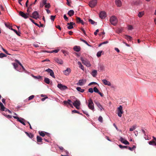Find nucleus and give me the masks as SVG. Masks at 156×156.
<instances>
[{
	"mask_svg": "<svg viewBox=\"0 0 156 156\" xmlns=\"http://www.w3.org/2000/svg\"><path fill=\"white\" fill-rule=\"evenodd\" d=\"M88 106L90 109L92 110L93 111H94V104L91 98H90L88 100Z\"/></svg>",
	"mask_w": 156,
	"mask_h": 156,
	"instance_id": "1",
	"label": "nucleus"
},
{
	"mask_svg": "<svg viewBox=\"0 0 156 156\" xmlns=\"http://www.w3.org/2000/svg\"><path fill=\"white\" fill-rule=\"evenodd\" d=\"M110 21L112 25L115 26L118 22V20L116 17L112 16L110 18Z\"/></svg>",
	"mask_w": 156,
	"mask_h": 156,
	"instance_id": "2",
	"label": "nucleus"
},
{
	"mask_svg": "<svg viewBox=\"0 0 156 156\" xmlns=\"http://www.w3.org/2000/svg\"><path fill=\"white\" fill-rule=\"evenodd\" d=\"M97 3V0H92L89 2V5L90 7L94 8L96 5Z\"/></svg>",
	"mask_w": 156,
	"mask_h": 156,
	"instance_id": "3",
	"label": "nucleus"
},
{
	"mask_svg": "<svg viewBox=\"0 0 156 156\" xmlns=\"http://www.w3.org/2000/svg\"><path fill=\"white\" fill-rule=\"evenodd\" d=\"M13 117L17 119V120L21 123L23 125L25 126L26 125L25 122H26V120L22 118H20L18 116H13Z\"/></svg>",
	"mask_w": 156,
	"mask_h": 156,
	"instance_id": "4",
	"label": "nucleus"
},
{
	"mask_svg": "<svg viewBox=\"0 0 156 156\" xmlns=\"http://www.w3.org/2000/svg\"><path fill=\"white\" fill-rule=\"evenodd\" d=\"M73 104L77 109H80L79 106L80 105V102L79 100H76L73 103Z\"/></svg>",
	"mask_w": 156,
	"mask_h": 156,
	"instance_id": "5",
	"label": "nucleus"
},
{
	"mask_svg": "<svg viewBox=\"0 0 156 156\" xmlns=\"http://www.w3.org/2000/svg\"><path fill=\"white\" fill-rule=\"evenodd\" d=\"M80 59L82 61L84 65H85L87 67H89L91 66V65L90 63L89 62L88 60H85L82 57H81Z\"/></svg>",
	"mask_w": 156,
	"mask_h": 156,
	"instance_id": "6",
	"label": "nucleus"
},
{
	"mask_svg": "<svg viewBox=\"0 0 156 156\" xmlns=\"http://www.w3.org/2000/svg\"><path fill=\"white\" fill-rule=\"evenodd\" d=\"M19 15L25 19L28 18L30 16V14L29 13H25L22 11H20L19 12Z\"/></svg>",
	"mask_w": 156,
	"mask_h": 156,
	"instance_id": "7",
	"label": "nucleus"
},
{
	"mask_svg": "<svg viewBox=\"0 0 156 156\" xmlns=\"http://www.w3.org/2000/svg\"><path fill=\"white\" fill-rule=\"evenodd\" d=\"M32 16H31L30 15V16L33 17L36 19H37L38 18H39V15L38 12L36 11H34L32 13Z\"/></svg>",
	"mask_w": 156,
	"mask_h": 156,
	"instance_id": "8",
	"label": "nucleus"
},
{
	"mask_svg": "<svg viewBox=\"0 0 156 156\" xmlns=\"http://www.w3.org/2000/svg\"><path fill=\"white\" fill-rule=\"evenodd\" d=\"M123 112L122 110V106L120 105L118 108V116L120 117L122 116V114H123Z\"/></svg>",
	"mask_w": 156,
	"mask_h": 156,
	"instance_id": "9",
	"label": "nucleus"
},
{
	"mask_svg": "<svg viewBox=\"0 0 156 156\" xmlns=\"http://www.w3.org/2000/svg\"><path fill=\"white\" fill-rule=\"evenodd\" d=\"M57 87L61 90H64L67 89V87L66 86L62 85L61 83H58Z\"/></svg>",
	"mask_w": 156,
	"mask_h": 156,
	"instance_id": "10",
	"label": "nucleus"
},
{
	"mask_svg": "<svg viewBox=\"0 0 156 156\" xmlns=\"http://www.w3.org/2000/svg\"><path fill=\"white\" fill-rule=\"evenodd\" d=\"M94 102L95 104L97 105L98 107L100 109V111H101L102 109H104L103 108L102 105L101 104L97 101H94Z\"/></svg>",
	"mask_w": 156,
	"mask_h": 156,
	"instance_id": "11",
	"label": "nucleus"
},
{
	"mask_svg": "<svg viewBox=\"0 0 156 156\" xmlns=\"http://www.w3.org/2000/svg\"><path fill=\"white\" fill-rule=\"evenodd\" d=\"M45 71L48 72V73H50V75L52 77L55 78L54 73L53 70L50 69H48L44 70Z\"/></svg>",
	"mask_w": 156,
	"mask_h": 156,
	"instance_id": "12",
	"label": "nucleus"
},
{
	"mask_svg": "<svg viewBox=\"0 0 156 156\" xmlns=\"http://www.w3.org/2000/svg\"><path fill=\"white\" fill-rule=\"evenodd\" d=\"M99 16L101 19H105L106 16V13L104 11L101 12L99 14Z\"/></svg>",
	"mask_w": 156,
	"mask_h": 156,
	"instance_id": "13",
	"label": "nucleus"
},
{
	"mask_svg": "<svg viewBox=\"0 0 156 156\" xmlns=\"http://www.w3.org/2000/svg\"><path fill=\"white\" fill-rule=\"evenodd\" d=\"M67 25H69L67 27V28L69 29H71L73 28V26L75 25V23L73 22H70L67 23Z\"/></svg>",
	"mask_w": 156,
	"mask_h": 156,
	"instance_id": "14",
	"label": "nucleus"
},
{
	"mask_svg": "<svg viewBox=\"0 0 156 156\" xmlns=\"http://www.w3.org/2000/svg\"><path fill=\"white\" fill-rule=\"evenodd\" d=\"M39 133L40 135L42 137H44L45 135H47L48 136H49V134L46 132H44L42 131H39Z\"/></svg>",
	"mask_w": 156,
	"mask_h": 156,
	"instance_id": "15",
	"label": "nucleus"
},
{
	"mask_svg": "<svg viewBox=\"0 0 156 156\" xmlns=\"http://www.w3.org/2000/svg\"><path fill=\"white\" fill-rule=\"evenodd\" d=\"M86 82V80L85 79H82L80 80L79 81L78 83H77L78 85L80 86H82Z\"/></svg>",
	"mask_w": 156,
	"mask_h": 156,
	"instance_id": "16",
	"label": "nucleus"
},
{
	"mask_svg": "<svg viewBox=\"0 0 156 156\" xmlns=\"http://www.w3.org/2000/svg\"><path fill=\"white\" fill-rule=\"evenodd\" d=\"M120 141L122 143L125 145H129V143L127 141L124 140L122 137H121L120 138Z\"/></svg>",
	"mask_w": 156,
	"mask_h": 156,
	"instance_id": "17",
	"label": "nucleus"
},
{
	"mask_svg": "<svg viewBox=\"0 0 156 156\" xmlns=\"http://www.w3.org/2000/svg\"><path fill=\"white\" fill-rule=\"evenodd\" d=\"M102 81L103 83L105 85H108V86H110L111 85V83L110 82L107 81L105 79H103L102 80Z\"/></svg>",
	"mask_w": 156,
	"mask_h": 156,
	"instance_id": "18",
	"label": "nucleus"
},
{
	"mask_svg": "<svg viewBox=\"0 0 156 156\" xmlns=\"http://www.w3.org/2000/svg\"><path fill=\"white\" fill-rule=\"evenodd\" d=\"M76 21L77 23H81L82 25L84 24V23L79 17H76Z\"/></svg>",
	"mask_w": 156,
	"mask_h": 156,
	"instance_id": "19",
	"label": "nucleus"
},
{
	"mask_svg": "<svg viewBox=\"0 0 156 156\" xmlns=\"http://www.w3.org/2000/svg\"><path fill=\"white\" fill-rule=\"evenodd\" d=\"M54 60L56 62L59 64L62 65L63 64V61L61 59H59L58 58H55Z\"/></svg>",
	"mask_w": 156,
	"mask_h": 156,
	"instance_id": "20",
	"label": "nucleus"
},
{
	"mask_svg": "<svg viewBox=\"0 0 156 156\" xmlns=\"http://www.w3.org/2000/svg\"><path fill=\"white\" fill-rule=\"evenodd\" d=\"M71 72V69L70 68H67L64 71V73L66 75H69Z\"/></svg>",
	"mask_w": 156,
	"mask_h": 156,
	"instance_id": "21",
	"label": "nucleus"
},
{
	"mask_svg": "<svg viewBox=\"0 0 156 156\" xmlns=\"http://www.w3.org/2000/svg\"><path fill=\"white\" fill-rule=\"evenodd\" d=\"M70 102H72V101L70 99H68L67 101H63L64 104L66 105H69L72 106V105L70 104Z\"/></svg>",
	"mask_w": 156,
	"mask_h": 156,
	"instance_id": "22",
	"label": "nucleus"
},
{
	"mask_svg": "<svg viewBox=\"0 0 156 156\" xmlns=\"http://www.w3.org/2000/svg\"><path fill=\"white\" fill-rule=\"evenodd\" d=\"M115 3L118 7H120L122 5L121 2L120 0H115Z\"/></svg>",
	"mask_w": 156,
	"mask_h": 156,
	"instance_id": "23",
	"label": "nucleus"
},
{
	"mask_svg": "<svg viewBox=\"0 0 156 156\" xmlns=\"http://www.w3.org/2000/svg\"><path fill=\"white\" fill-rule=\"evenodd\" d=\"M0 110H1V111H5V108L4 107L3 104L0 101Z\"/></svg>",
	"mask_w": 156,
	"mask_h": 156,
	"instance_id": "24",
	"label": "nucleus"
},
{
	"mask_svg": "<svg viewBox=\"0 0 156 156\" xmlns=\"http://www.w3.org/2000/svg\"><path fill=\"white\" fill-rule=\"evenodd\" d=\"M73 49L75 51L79 52L80 50V48L79 46H75L74 47Z\"/></svg>",
	"mask_w": 156,
	"mask_h": 156,
	"instance_id": "25",
	"label": "nucleus"
},
{
	"mask_svg": "<svg viewBox=\"0 0 156 156\" xmlns=\"http://www.w3.org/2000/svg\"><path fill=\"white\" fill-rule=\"evenodd\" d=\"M74 14V11L73 10H69L68 12V14L70 16H73Z\"/></svg>",
	"mask_w": 156,
	"mask_h": 156,
	"instance_id": "26",
	"label": "nucleus"
},
{
	"mask_svg": "<svg viewBox=\"0 0 156 156\" xmlns=\"http://www.w3.org/2000/svg\"><path fill=\"white\" fill-rule=\"evenodd\" d=\"M91 74L94 77H96L97 74V70H93L91 73Z\"/></svg>",
	"mask_w": 156,
	"mask_h": 156,
	"instance_id": "27",
	"label": "nucleus"
},
{
	"mask_svg": "<svg viewBox=\"0 0 156 156\" xmlns=\"http://www.w3.org/2000/svg\"><path fill=\"white\" fill-rule=\"evenodd\" d=\"M124 37L125 39L129 41H130L132 38L131 37L127 35H125L124 36Z\"/></svg>",
	"mask_w": 156,
	"mask_h": 156,
	"instance_id": "28",
	"label": "nucleus"
},
{
	"mask_svg": "<svg viewBox=\"0 0 156 156\" xmlns=\"http://www.w3.org/2000/svg\"><path fill=\"white\" fill-rule=\"evenodd\" d=\"M37 141L38 143L42 142V139L40 136H37Z\"/></svg>",
	"mask_w": 156,
	"mask_h": 156,
	"instance_id": "29",
	"label": "nucleus"
},
{
	"mask_svg": "<svg viewBox=\"0 0 156 156\" xmlns=\"http://www.w3.org/2000/svg\"><path fill=\"white\" fill-rule=\"evenodd\" d=\"M44 81L45 83L48 84H49L50 83V80L48 78H45L44 79Z\"/></svg>",
	"mask_w": 156,
	"mask_h": 156,
	"instance_id": "30",
	"label": "nucleus"
},
{
	"mask_svg": "<svg viewBox=\"0 0 156 156\" xmlns=\"http://www.w3.org/2000/svg\"><path fill=\"white\" fill-rule=\"evenodd\" d=\"M76 89L77 90L81 93H83L84 91V89H82L81 87H77Z\"/></svg>",
	"mask_w": 156,
	"mask_h": 156,
	"instance_id": "31",
	"label": "nucleus"
},
{
	"mask_svg": "<svg viewBox=\"0 0 156 156\" xmlns=\"http://www.w3.org/2000/svg\"><path fill=\"white\" fill-rule=\"evenodd\" d=\"M149 144L150 145H156V143L154 141H151L149 142Z\"/></svg>",
	"mask_w": 156,
	"mask_h": 156,
	"instance_id": "32",
	"label": "nucleus"
},
{
	"mask_svg": "<svg viewBox=\"0 0 156 156\" xmlns=\"http://www.w3.org/2000/svg\"><path fill=\"white\" fill-rule=\"evenodd\" d=\"M88 20L89 22L92 24H94V23H95L96 24H97L96 22H95L91 19H89Z\"/></svg>",
	"mask_w": 156,
	"mask_h": 156,
	"instance_id": "33",
	"label": "nucleus"
},
{
	"mask_svg": "<svg viewBox=\"0 0 156 156\" xmlns=\"http://www.w3.org/2000/svg\"><path fill=\"white\" fill-rule=\"evenodd\" d=\"M144 14V12H140L138 14V16L139 17H141Z\"/></svg>",
	"mask_w": 156,
	"mask_h": 156,
	"instance_id": "34",
	"label": "nucleus"
},
{
	"mask_svg": "<svg viewBox=\"0 0 156 156\" xmlns=\"http://www.w3.org/2000/svg\"><path fill=\"white\" fill-rule=\"evenodd\" d=\"M119 147L121 149H123V148H127L128 147L127 146H122L121 145H119Z\"/></svg>",
	"mask_w": 156,
	"mask_h": 156,
	"instance_id": "35",
	"label": "nucleus"
},
{
	"mask_svg": "<svg viewBox=\"0 0 156 156\" xmlns=\"http://www.w3.org/2000/svg\"><path fill=\"white\" fill-rule=\"evenodd\" d=\"M94 91L96 93H99V91L98 89L96 87H94L93 89Z\"/></svg>",
	"mask_w": 156,
	"mask_h": 156,
	"instance_id": "36",
	"label": "nucleus"
},
{
	"mask_svg": "<svg viewBox=\"0 0 156 156\" xmlns=\"http://www.w3.org/2000/svg\"><path fill=\"white\" fill-rule=\"evenodd\" d=\"M102 52V51H99L97 53V56L98 57H99L101 56V54Z\"/></svg>",
	"mask_w": 156,
	"mask_h": 156,
	"instance_id": "37",
	"label": "nucleus"
},
{
	"mask_svg": "<svg viewBox=\"0 0 156 156\" xmlns=\"http://www.w3.org/2000/svg\"><path fill=\"white\" fill-rule=\"evenodd\" d=\"M136 129V126H133L132 127L130 128L129 129V131H133Z\"/></svg>",
	"mask_w": 156,
	"mask_h": 156,
	"instance_id": "38",
	"label": "nucleus"
},
{
	"mask_svg": "<svg viewBox=\"0 0 156 156\" xmlns=\"http://www.w3.org/2000/svg\"><path fill=\"white\" fill-rule=\"evenodd\" d=\"M6 56L7 55H6L3 53H0V58H2L4 57H6Z\"/></svg>",
	"mask_w": 156,
	"mask_h": 156,
	"instance_id": "39",
	"label": "nucleus"
},
{
	"mask_svg": "<svg viewBox=\"0 0 156 156\" xmlns=\"http://www.w3.org/2000/svg\"><path fill=\"white\" fill-rule=\"evenodd\" d=\"M13 65L14 66V68L15 69H16V68L18 67V64L16 63H12Z\"/></svg>",
	"mask_w": 156,
	"mask_h": 156,
	"instance_id": "40",
	"label": "nucleus"
},
{
	"mask_svg": "<svg viewBox=\"0 0 156 156\" xmlns=\"http://www.w3.org/2000/svg\"><path fill=\"white\" fill-rule=\"evenodd\" d=\"M5 24L6 27L11 29V27L9 23H5Z\"/></svg>",
	"mask_w": 156,
	"mask_h": 156,
	"instance_id": "41",
	"label": "nucleus"
},
{
	"mask_svg": "<svg viewBox=\"0 0 156 156\" xmlns=\"http://www.w3.org/2000/svg\"><path fill=\"white\" fill-rule=\"evenodd\" d=\"M98 120L101 122H103V118L101 116H100L98 119Z\"/></svg>",
	"mask_w": 156,
	"mask_h": 156,
	"instance_id": "42",
	"label": "nucleus"
},
{
	"mask_svg": "<svg viewBox=\"0 0 156 156\" xmlns=\"http://www.w3.org/2000/svg\"><path fill=\"white\" fill-rule=\"evenodd\" d=\"M59 51V50H55L51 51L50 52L51 53H57Z\"/></svg>",
	"mask_w": 156,
	"mask_h": 156,
	"instance_id": "43",
	"label": "nucleus"
},
{
	"mask_svg": "<svg viewBox=\"0 0 156 156\" xmlns=\"http://www.w3.org/2000/svg\"><path fill=\"white\" fill-rule=\"evenodd\" d=\"M34 97V95H32L30 96L28 98V100H30L32 99Z\"/></svg>",
	"mask_w": 156,
	"mask_h": 156,
	"instance_id": "44",
	"label": "nucleus"
},
{
	"mask_svg": "<svg viewBox=\"0 0 156 156\" xmlns=\"http://www.w3.org/2000/svg\"><path fill=\"white\" fill-rule=\"evenodd\" d=\"M11 30H13L18 35H20L17 30L11 28Z\"/></svg>",
	"mask_w": 156,
	"mask_h": 156,
	"instance_id": "45",
	"label": "nucleus"
},
{
	"mask_svg": "<svg viewBox=\"0 0 156 156\" xmlns=\"http://www.w3.org/2000/svg\"><path fill=\"white\" fill-rule=\"evenodd\" d=\"M28 136L31 138H32L34 136V135L31 133H29V135Z\"/></svg>",
	"mask_w": 156,
	"mask_h": 156,
	"instance_id": "46",
	"label": "nucleus"
},
{
	"mask_svg": "<svg viewBox=\"0 0 156 156\" xmlns=\"http://www.w3.org/2000/svg\"><path fill=\"white\" fill-rule=\"evenodd\" d=\"M50 4L48 3L47 4H46V5H45V7L46 8H50Z\"/></svg>",
	"mask_w": 156,
	"mask_h": 156,
	"instance_id": "47",
	"label": "nucleus"
},
{
	"mask_svg": "<svg viewBox=\"0 0 156 156\" xmlns=\"http://www.w3.org/2000/svg\"><path fill=\"white\" fill-rule=\"evenodd\" d=\"M32 9V8L31 7H29L28 8V9L27 10V12H28V13H29L31 11L30 10V9Z\"/></svg>",
	"mask_w": 156,
	"mask_h": 156,
	"instance_id": "48",
	"label": "nucleus"
},
{
	"mask_svg": "<svg viewBox=\"0 0 156 156\" xmlns=\"http://www.w3.org/2000/svg\"><path fill=\"white\" fill-rule=\"evenodd\" d=\"M81 41L84 43H85L86 44H87V45L90 46V45L88 44V43H87V42L85 40H83V39H81Z\"/></svg>",
	"mask_w": 156,
	"mask_h": 156,
	"instance_id": "49",
	"label": "nucleus"
},
{
	"mask_svg": "<svg viewBox=\"0 0 156 156\" xmlns=\"http://www.w3.org/2000/svg\"><path fill=\"white\" fill-rule=\"evenodd\" d=\"M88 91L89 92L92 93L93 92L94 90L92 88H90L88 89Z\"/></svg>",
	"mask_w": 156,
	"mask_h": 156,
	"instance_id": "50",
	"label": "nucleus"
},
{
	"mask_svg": "<svg viewBox=\"0 0 156 156\" xmlns=\"http://www.w3.org/2000/svg\"><path fill=\"white\" fill-rule=\"evenodd\" d=\"M64 18L65 20L66 21H68V18L67 17L66 15V14L64 15Z\"/></svg>",
	"mask_w": 156,
	"mask_h": 156,
	"instance_id": "51",
	"label": "nucleus"
},
{
	"mask_svg": "<svg viewBox=\"0 0 156 156\" xmlns=\"http://www.w3.org/2000/svg\"><path fill=\"white\" fill-rule=\"evenodd\" d=\"M67 1V5H69V6H70V3H71V1L70 0H66Z\"/></svg>",
	"mask_w": 156,
	"mask_h": 156,
	"instance_id": "52",
	"label": "nucleus"
},
{
	"mask_svg": "<svg viewBox=\"0 0 156 156\" xmlns=\"http://www.w3.org/2000/svg\"><path fill=\"white\" fill-rule=\"evenodd\" d=\"M55 16H51V20L53 21L55 18Z\"/></svg>",
	"mask_w": 156,
	"mask_h": 156,
	"instance_id": "53",
	"label": "nucleus"
},
{
	"mask_svg": "<svg viewBox=\"0 0 156 156\" xmlns=\"http://www.w3.org/2000/svg\"><path fill=\"white\" fill-rule=\"evenodd\" d=\"M47 0H42L43 4L45 5L47 4Z\"/></svg>",
	"mask_w": 156,
	"mask_h": 156,
	"instance_id": "54",
	"label": "nucleus"
},
{
	"mask_svg": "<svg viewBox=\"0 0 156 156\" xmlns=\"http://www.w3.org/2000/svg\"><path fill=\"white\" fill-rule=\"evenodd\" d=\"M15 62L19 64L20 66H22L21 63L17 60H16Z\"/></svg>",
	"mask_w": 156,
	"mask_h": 156,
	"instance_id": "55",
	"label": "nucleus"
},
{
	"mask_svg": "<svg viewBox=\"0 0 156 156\" xmlns=\"http://www.w3.org/2000/svg\"><path fill=\"white\" fill-rule=\"evenodd\" d=\"M133 29V27L131 25H129L128 27V29L129 30H132Z\"/></svg>",
	"mask_w": 156,
	"mask_h": 156,
	"instance_id": "56",
	"label": "nucleus"
},
{
	"mask_svg": "<svg viewBox=\"0 0 156 156\" xmlns=\"http://www.w3.org/2000/svg\"><path fill=\"white\" fill-rule=\"evenodd\" d=\"M72 112L74 113H77L78 114H80V113L77 111L76 110H73L72 111Z\"/></svg>",
	"mask_w": 156,
	"mask_h": 156,
	"instance_id": "57",
	"label": "nucleus"
},
{
	"mask_svg": "<svg viewBox=\"0 0 156 156\" xmlns=\"http://www.w3.org/2000/svg\"><path fill=\"white\" fill-rule=\"evenodd\" d=\"M2 50H3V51L5 53H6V54H7V55H10L9 54L8 52V51L6 50H5V49L3 48H2Z\"/></svg>",
	"mask_w": 156,
	"mask_h": 156,
	"instance_id": "58",
	"label": "nucleus"
},
{
	"mask_svg": "<svg viewBox=\"0 0 156 156\" xmlns=\"http://www.w3.org/2000/svg\"><path fill=\"white\" fill-rule=\"evenodd\" d=\"M6 117L9 119H11L12 118V116L10 115H6Z\"/></svg>",
	"mask_w": 156,
	"mask_h": 156,
	"instance_id": "59",
	"label": "nucleus"
},
{
	"mask_svg": "<svg viewBox=\"0 0 156 156\" xmlns=\"http://www.w3.org/2000/svg\"><path fill=\"white\" fill-rule=\"evenodd\" d=\"M99 31V30L98 29L97 30L95 31L94 32V34L95 35H97V33Z\"/></svg>",
	"mask_w": 156,
	"mask_h": 156,
	"instance_id": "60",
	"label": "nucleus"
},
{
	"mask_svg": "<svg viewBox=\"0 0 156 156\" xmlns=\"http://www.w3.org/2000/svg\"><path fill=\"white\" fill-rule=\"evenodd\" d=\"M99 69L101 70H102L104 69V66H101L99 67Z\"/></svg>",
	"mask_w": 156,
	"mask_h": 156,
	"instance_id": "61",
	"label": "nucleus"
},
{
	"mask_svg": "<svg viewBox=\"0 0 156 156\" xmlns=\"http://www.w3.org/2000/svg\"><path fill=\"white\" fill-rule=\"evenodd\" d=\"M34 77L36 79H39L41 78V76H34Z\"/></svg>",
	"mask_w": 156,
	"mask_h": 156,
	"instance_id": "62",
	"label": "nucleus"
},
{
	"mask_svg": "<svg viewBox=\"0 0 156 156\" xmlns=\"http://www.w3.org/2000/svg\"><path fill=\"white\" fill-rule=\"evenodd\" d=\"M83 112L84 114H85L87 116H89V115H88V114L87 113V112H86L83 111Z\"/></svg>",
	"mask_w": 156,
	"mask_h": 156,
	"instance_id": "63",
	"label": "nucleus"
},
{
	"mask_svg": "<svg viewBox=\"0 0 156 156\" xmlns=\"http://www.w3.org/2000/svg\"><path fill=\"white\" fill-rule=\"evenodd\" d=\"M56 27L59 30H61V27H60V26L57 25V26H56Z\"/></svg>",
	"mask_w": 156,
	"mask_h": 156,
	"instance_id": "64",
	"label": "nucleus"
}]
</instances>
